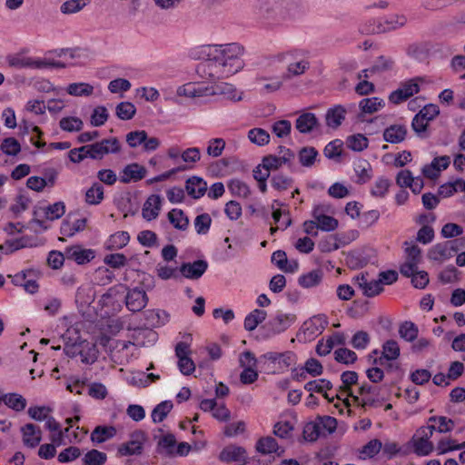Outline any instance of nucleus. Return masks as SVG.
Listing matches in <instances>:
<instances>
[{"label": "nucleus", "instance_id": "38", "mask_svg": "<svg viewBox=\"0 0 465 465\" xmlns=\"http://www.w3.org/2000/svg\"><path fill=\"white\" fill-rule=\"evenodd\" d=\"M267 317V312L262 309H255L248 313L244 319L243 325L246 331H253Z\"/></svg>", "mask_w": 465, "mask_h": 465}, {"label": "nucleus", "instance_id": "39", "mask_svg": "<svg viewBox=\"0 0 465 465\" xmlns=\"http://www.w3.org/2000/svg\"><path fill=\"white\" fill-rule=\"evenodd\" d=\"M354 172L358 183H366L373 174L371 165L365 160H360L354 163Z\"/></svg>", "mask_w": 465, "mask_h": 465}, {"label": "nucleus", "instance_id": "50", "mask_svg": "<svg viewBox=\"0 0 465 465\" xmlns=\"http://www.w3.org/2000/svg\"><path fill=\"white\" fill-rule=\"evenodd\" d=\"M400 356V346L394 340H389L384 342L382 346V357L380 358L379 361L381 364L382 359L392 361L396 360Z\"/></svg>", "mask_w": 465, "mask_h": 465}, {"label": "nucleus", "instance_id": "17", "mask_svg": "<svg viewBox=\"0 0 465 465\" xmlns=\"http://www.w3.org/2000/svg\"><path fill=\"white\" fill-rule=\"evenodd\" d=\"M208 269V262L205 260H197L193 262H183L179 267L182 276L189 280L200 279Z\"/></svg>", "mask_w": 465, "mask_h": 465}, {"label": "nucleus", "instance_id": "41", "mask_svg": "<svg viewBox=\"0 0 465 465\" xmlns=\"http://www.w3.org/2000/svg\"><path fill=\"white\" fill-rule=\"evenodd\" d=\"M86 218L76 219L73 223L64 221L61 224L60 231L63 235L70 237L74 235L76 232L84 231L86 227Z\"/></svg>", "mask_w": 465, "mask_h": 465}, {"label": "nucleus", "instance_id": "56", "mask_svg": "<svg viewBox=\"0 0 465 465\" xmlns=\"http://www.w3.org/2000/svg\"><path fill=\"white\" fill-rule=\"evenodd\" d=\"M318 152L314 147H303L299 152V161L304 167H311L314 164Z\"/></svg>", "mask_w": 465, "mask_h": 465}, {"label": "nucleus", "instance_id": "46", "mask_svg": "<svg viewBox=\"0 0 465 465\" xmlns=\"http://www.w3.org/2000/svg\"><path fill=\"white\" fill-rule=\"evenodd\" d=\"M20 129L23 134H35L37 140H35V137H31V143L37 148H44L45 146V142H41L39 139L42 136L43 133L39 127L34 125L32 123L28 121H22L20 124Z\"/></svg>", "mask_w": 465, "mask_h": 465}, {"label": "nucleus", "instance_id": "36", "mask_svg": "<svg viewBox=\"0 0 465 465\" xmlns=\"http://www.w3.org/2000/svg\"><path fill=\"white\" fill-rule=\"evenodd\" d=\"M79 417L75 416L74 418H69L66 420V422L70 425V427L66 428L64 430H58L53 432L51 435V444H54V447H59L61 445L66 444L65 439H68L69 442H72L73 439L70 433V428L73 427L74 422H77L79 420Z\"/></svg>", "mask_w": 465, "mask_h": 465}, {"label": "nucleus", "instance_id": "15", "mask_svg": "<svg viewBox=\"0 0 465 465\" xmlns=\"http://www.w3.org/2000/svg\"><path fill=\"white\" fill-rule=\"evenodd\" d=\"M279 149V155L270 154L262 159L263 167H266L270 172L277 170L294 159V153L291 149L283 146H280Z\"/></svg>", "mask_w": 465, "mask_h": 465}, {"label": "nucleus", "instance_id": "31", "mask_svg": "<svg viewBox=\"0 0 465 465\" xmlns=\"http://www.w3.org/2000/svg\"><path fill=\"white\" fill-rule=\"evenodd\" d=\"M272 262L274 263L281 271L285 272H294L298 270V262L295 261L289 262L285 252L278 250L272 255Z\"/></svg>", "mask_w": 465, "mask_h": 465}, {"label": "nucleus", "instance_id": "49", "mask_svg": "<svg viewBox=\"0 0 465 465\" xmlns=\"http://www.w3.org/2000/svg\"><path fill=\"white\" fill-rule=\"evenodd\" d=\"M66 92L73 96H89L94 92V86L87 83H73L67 86Z\"/></svg>", "mask_w": 465, "mask_h": 465}, {"label": "nucleus", "instance_id": "27", "mask_svg": "<svg viewBox=\"0 0 465 465\" xmlns=\"http://www.w3.org/2000/svg\"><path fill=\"white\" fill-rule=\"evenodd\" d=\"M34 270H25L12 276V282L15 285L24 286L25 290L29 293H35L39 285L35 280L28 279V276L34 275Z\"/></svg>", "mask_w": 465, "mask_h": 465}, {"label": "nucleus", "instance_id": "25", "mask_svg": "<svg viewBox=\"0 0 465 465\" xmlns=\"http://www.w3.org/2000/svg\"><path fill=\"white\" fill-rule=\"evenodd\" d=\"M22 440L25 446L35 448L42 440L40 428L33 423H27L21 428Z\"/></svg>", "mask_w": 465, "mask_h": 465}, {"label": "nucleus", "instance_id": "16", "mask_svg": "<svg viewBox=\"0 0 465 465\" xmlns=\"http://www.w3.org/2000/svg\"><path fill=\"white\" fill-rule=\"evenodd\" d=\"M148 302V297L145 291L142 288H134L127 292L125 296V305L133 312L142 311Z\"/></svg>", "mask_w": 465, "mask_h": 465}, {"label": "nucleus", "instance_id": "12", "mask_svg": "<svg viewBox=\"0 0 465 465\" xmlns=\"http://www.w3.org/2000/svg\"><path fill=\"white\" fill-rule=\"evenodd\" d=\"M356 113V104L334 105L327 110L325 121L328 127L337 129L345 119L346 114Z\"/></svg>", "mask_w": 465, "mask_h": 465}, {"label": "nucleus", "instance_id": "61", "mask_svg": "<svg viewBox=\"0 0 465 465\" xmlns=\"http://www.w3.org/2000/svg\"><path fill=\"white\" fill-rule=\"evenodd\" d=\"M106 454L97 450H89L83 458V465H104L106 461Z\"/></svg>", "mask_w": 465, "mask_h": 465}, {"label": "nucleus", "instance_id": "48", "mask_svg": "<svg viewBox=\"0 0 465 465\" xmlns=\"http://www.w3.org/2000/svg\"><path fill=\"white\" fill-rule=\"evenodd\" d=\"M463 448H465V442L459 443L456 440L442 438L437 443L436 451L439 455H441L452 450H461Z\"/></svg>", "mask_w": 465, "mask_h": 465}, {"label": "nucleus", "instance_id": "20", "mask_svg": "<svg viewBox=\"0 0 465 465\" xmlns=\"http://www.w3.org/2000/svg\"><path fill=\"white\" fill-rule=\"evenodd\" d=\"M163 199L158 194H151L145 200L142 208V216L150 222L155 220L162 209Z\"/></svg>", "mask_w": 465, "mask_h": 465}, {"label": "nucleus", "instance_id": "22", "mask_svg": "<svg viewBox=\"0 0 465 465\" xmlns=\"http://www.w3.org/2000/svg\"><path fill=\"white\" fill-rule=\"evenodd\" d=\"M145 437L143 432L136 431L131 435V439L122 444L118 451L122 456H129L141 453Z\"/></svg>", "mask_w": 465, "mask_h": 465}, {"label": "nucleus", "instance_id": "21", "mask_svg": "<svg viewBox=\"0 0 465 465\" xmlns=\"http://www.w3.org/2000/svg\"><path fill=\"white\" fill-rule=\"evenodd\" d=\"M64 254L68 260L74 261L77 264L87 263L95 257V252L94 250L85 249L80 245L65 248Z\"/></svg>", "mask_w": 465, "mask_h": 465}, {"label": "nucleus", "instance_id": "51", "mask_svg": "<svg viewBox=\"0 0 465 465\" xmlns=\"http://www.w3.org/2000/svg\"><path fill=\"white\" fill-rule=\"evenodd\" d=\"M172 409L173 403L171 401H164L160 402L158 405H156L151 413L153 421L155 423L163 421Z\"/></svg>", "mask_w": 465, "mask_h": 465}, {"label": "nucleus", "instance_id": "60", "mask_svg": "<svg viewBox=\"0 0 465 465\" xmlns=\"http://www.w3.org/2000/svg\"><path fill=\"white\" fill-rule=\"evenodd\" d=\"M158 447L161 453L165 455L174 456L176 440L173 434L164 435L158 442Z\"/></svg>", "mask_w": 465, "mask_h": 465}, {"label": "nucleus", "instance_id": "3", "mask_svg": "<svg viewBox=\"0 0 465 465\" xmlns=\"http://www.w3.org/2000/svg\"><path fill=\"white\" fill-rule=\"evenodd\" d=\"M271 64H286L285 77H292L303 74L310 68L308 52L304 49H291L279 53L270 58Z\"/></svg>", "mask_w": 465, "mask_h": 465}, {"label": "nucleus", "instance_id": "30", "mask_svg": "<svg viewBox=\"0 0 465 465\" xmlns=\"http://www.w3.org/2000/svg\"><path fill=\"white\" fill-rule=\"evenodd\" d=\"M319 125L318 119L312 113H303L296 120L295 127L302 134H309Z\"/></svg>", "mask_w": 465, "mask_h": 465}, {"label": "nucleus", "instance_id": "55", "mask_svg": "<svg viewBox=\"0 0 465 465\" xmlns=\"http://www.w3.org/2000/svg\"><path fill=\"white\" fill-rule=\"evenodd\" d=\"M332 384L330 381L325 379L314 380L307 382L304 385V389L310 392H317L323 394L327 391H331Z\"/></svg>", "mask_w": 465, "mask_h": 465}, {"label": "nucleus", "instance_id": "40", "mask_svg": "<svg viewBox=\"0 0 465 465\" xmlns=\"http://www.w3.org/2000/svg\"><path fill=\"white\" fill-rule=\"evenodd\" d=\"M3 402L15 411H22L25 409L27 401L18 393H5L2 395Z\"/></svg>", "mask_w": 465, "mask_h": 465}, {"label": "nucleus", "instance_id": "28", "mask_svg": "<svg viewBox=\"0 0 465 465\" xmlns=\"http://www.w3.org/2000/svg\"><path fill=\"white\" fill-rule=\"evenodd\" d=\"M407 126L401 124H395L388 126L383 132V139L391 143H400L406 138Z\"/></svg>", "mask_w": 465, "mask_h": 465}, {"label": "nucleus", "instance_id": "59", "mask_svg": "<svg viewBox=\"0 0 465 465\" xmlns=\"http://www.w3.org/2000/svg\"><path fill=\"white\" fill-rule=\"evenodd\" d=\"M346 144L348 148L361 152L368 147L369 141L363 134H357L349 136L346 140Z\"/></svg>", "mask_w": 465, "mask_h": 465}, {"label": "nucleus", "instance_id": "52", "mask_svg": "<svg viewBox=\"0 0 465 465\" xmlns=\"http://www.w3.org/2000/svg\"><path fill=\"white\" fill-rule=\"evenodd\" d=\"M248 138L252 143L258 146L266 145L270 142L269 133L262 128H252L249 130Z\"/></svg>", "mask_w": 465, "mask_h": 465}, {"label": "nucleus", "instance_id": "19", "mask_svg": "<svg viewBox=\"0 0 465 465\" xmlns=\"http://www.w3.org/2000/svg\"><path fill=\"white\" fill-rule=\"evenodd\" d=\"M354 283L362 291L364 296L375 297L381 293L384 290L381 282L378 280L369 281L364 274H359L353 278Z\"/></svg>", "mask_w": 465, "mask_h": 465}, {"label": "nucleus", "instance_id": "18", "mask_svg": "<svg viewBox=\"0 0 465 465\" xmlns=\"http://www.w3.org/2000/svg\"><path fill=\"white\" fill-rule=\"evenodd\" d=\"M385 106V102L380 97L363 98L359 102L360 113H354L356 121H363L364 115L379 112Z\"/></svg>", "mask_w": 465, "mask_h": 465}, {"label": "nucleus", "instance_id": "10", "mask_svg": "<svg viewBox=\"0 0 465 465\" xmlns=\"http://www.w3.org/2000/svg\"><path fill=\"white\" fill-rule=\"evenodd\" d=\"M420 78H412L401 83L398 89L391 92L389 101L391 104H399L420 92Z\"/></svg>", "mask_w": 465, "mask_h": 465}, {"label": "nucleus", "instance_id": "35", "mask_svg": "<svg viewBox=\"0 0 465 465\" xmlns=\"http://www.w3.org/2000/svg\"><path fill=\"white\" fill-rule=\"evenodd\" d=\"M246 458V451L242 447L230 445L224 448L221 454L220 459L223 461H242Z\"/></svg>", "mask_w": 465, "mask_h": 465}, {"label": "nucleus", "instance_id": "32", "mask_svg": "<svg viewBox=\"0 0 465 465\" xmlns=\"http://www.w3.org/2000/svg\"><path fill=\"white\" fill-rule=\"evenodd\" d=\"M130 241V234L125 231H119L111 234L104 242L107 250L116 251L124 248Z\"/></svg>", "mask_w": 465, "mask_h": 465}, {"label": "nucleus", "instance_id": "6", "mask_svg": "<svg viewBox=\"0 0 465 465\" xmlns=\"http://www.w3.org/2000/svg\"><path fill=\"white\" fill-rule=\"evenodd\" d=\"M432 435V427L421 426L416 430L415 434L411 440V444L413 448V451L418 456H428L433 451L434 446L430 441Z\"/></svg>", "mask_w": 465, "mask_h": 465}, {"label": "nucleus", "instance_id": "37", "mask_svg": "<svg viewBox=\"0 0 465 465\" xmlns=\"http://www.w3.org/2000/svg\"><path fill=\"white\" fill-rule=\"evenodd\" d=\"M381 21L382 28L380 31L386 33L404 26L407 23V18L403 15H391L381 18Z\"/></svg>", "mask_w": 465, "mask_h": 465}, {"label": "nucleus", "instance_id": "9", "mask_svg": "<svg viewBox=\"0 0 465 465\" xmlns=\"http://www.w3.org/2000/svg\"><path fill=\"white\" fill-rule=\"evenodd\" d=\"M90 151V158L101 160L107 154L118 153L121 151V143L116 137L103 139L100 142L87 144Z\"/></svg>", "mask_w": 465, "mask_h": 465}, {"label": "nucleus", "instance_id": "29", "mask_svg": "<svg viewBox=\"0 0 465 465\" xmlns=\"http://www.w3.org/2000/svg\"><path fill=\"white\" fill-rule=\"evenodd\" d=\"M185 189L191 197L199 199L206 193L207 183L203 178L193 176L187 179L185 183Z\"/></svg>", "mask_w": 465, "mask_h": 465}, {"label": "nucleus", "instance_id": "43", "mask_svg": "<svg viewBox=\"0 0 465 465\" xmlns=\"http://www.w3.org/2000/svg\"><path fill=\"white\" fill-rule=\"evenodd\" d=\"M170 223L178 230L184 231L188 228L189 220L181 209L174 208L168 213Z\"/></svg>", "mask_w": 465, "mask_h": 465}, {"label": "nucleus", "instance_id": "1", "mask_svg": "<svg viewBox=\"0 0 465 465\" xmlns=\"http://www.w3.org/2000/svg\"><path fill=\"white\" fill-rule=\"evenodd\" d=\"M200 53L210 62L213 79L230 77L244 67V47L239 43L203 45Z\"/></svg>", "mask_w": 465, "mask_h": 465}, {"label": "nucleus", "instance_id": "11", "mask_svg": "<svg viewBox=\"0 0 465 465\" xmlns=\"http://www.w3.org/2000/svg\"><path fill=\"white\" fill-rule=\"evenodd\" d=\"M327 324V318L323 314H318L308 319L303 322L301 328L303 340L305 341L314 340L324 331Z\"/></svg>", "mask_w": 465, "mask_h": 465}, {"label": "nucleus", "instance_id": "33", "mask_svg": "<svg viewBox=\"0 0 465 465\" xmlns=\"http://www.w3.org/2000/svg\"><path fill=\"white\" fill-rule=\"evenodd\" d=\"M454 425V421L445 416H431L428 419L425 427H432L433 431L447 433L453 430Z\"/></svg>", "mask_w": 465, "mask_h": 465}, {"label": "nucleus", "instance_id": "24", "mask_svg": "<svg viewBox=\"0 0 465 465\" xmlns=\"http://www.w3.org/2000/svg\"><path fill=\"white\" fill-rule=\"evenodd\" d=\"M282 204L274 200L272 203V219L274 223L277 224V227H271V233L273 234L278 229L285 230L291 224V218L288 210H282L279 206Z\"/></svg>", "mask_w": 465, "mask_h": 465}, {"label": "nucleus", "instance_id": "53", "mask_svg": "<svg viewBox=\"0 0 465 465\" xmlns=\"http://www.w3.org/2000/svg\"><path fill=\"white\" fill-rule=\"evenodd\" d=\"M47 220L54 221L62 217L65 213V205L63 202H56L43 209Z\"/></svg>", "mask_w": 465, "mask_h": 465}, {"label": "nucleus", "instance_id": "45", "mask_svg": "<svg viewBox=\"0 0 465 465\" xmlns=\"http://www.w3.org/2000/svg\"><path fill=\"white\" fill-rule=\"evenodd\" d=\"M381 448L382 443L380 440H371L359 450V458L361 460L372 459L381 450Z\"/></svg>", "mask_w": 465, "mask_h": 465}, {"label": "nucleus", "instance_id": "57", "mask_svg": "<svg viewBox=\"0 0 465 465\" xmlns=\"http://www.w3.org/2000/svg\"><path fill=\"white\" fill-rule=\"evenodd\" d=\"M390 186L391 181L389 179L385 177H379L371 186V194L374 197L383 198L386 196Z\"/></svg>", "mask_w": 465, "mask_h": 465}, {"label": "nucleus", "instance_id": "5", "mask_svg": "<svg viewBox=\"0 0 465 465\" xmlns=\"http://www.w3.org/2000/svg\"><path fill=\"white\" fill-rule=\"evenodd\" d=\"M295 320L296 316L292 313L277 312L261 328L262 339L267 340L285 331Z\"/></svg>", "mask_w": 465, "mask_h": 465}, {"label": "nucleus", "instance_id": "58", "mask_svg": "<svg viewBox=\"0 0 465 465\" xmlns=\"http://www.w3.org/2000/svg\"><path fill=\"white\" fill-rule=\"evenodd\" d=\"M341 381L342 382L341 391L346 397H351V391H353L351 386L357 382L358 374L355 371H344L341 375Z\"/></svg>", "mask_w": 465, "mask_h": 465}, {"label": "nucleus", "instance_id": "4", "mask_svg": "<svg viewBox=\"0 0 465 465\" xmlns=\"http://www.w3.org/2000/svg\"><path fill=\"white\" fill-rule=\"evenodd\" d=\"M7 64L10 67L16 69H43L46 67H64L65 63L61 61H52L46 58H37L27 56L21 54H15L7 57Z\"/></svg>", "mask_w": 465, "mask_h": 465}, {"label": "nucleus", "instance_id": "23", "mask_svg": "<svg viewBox=\"0 0 465 465\" xmlns=\"http://www.w3.org/2000/svg\"><path fill=\"white\" fill-rule=\"evenodd\" d=\"M146 169L143 165L133 163H129L120 173V182L123 183H130L131 182H138L146 175Z\"/></svg>", "mask_w": 465, "mask_h": 465}, {"label": "nucleus", "instance_id": "42", "mask_svg": "<svg viewBox=\"0 0 465 465\" xmlns=\"http://www.w3.org/2000/svg\"><path fill=\"white\" fill-rule=\"evenodd\" d=\"M323 272L317 269L304 273L299 277L298 282L303 288H312L319 285L322 280Z\"/></svg>", "mask_w": 465, "mask_h": 465}, {"label": "nucleus", "instance_id": "7", "mask_svg": "<svg viewBox=\"0 0 465 465\" xmlns=\"http://www.w3.org/2000/svg\"><path fill=\"white\" fill-rule=\"evenodd\" d=\"M351 398L353 402L363 407H379L382 402L379 395V388L367 383L359 386L357 394L351 391Z\"/></svg>", "mask_w": 465, "mask_h": 465}, {"label": "nucleus", "instance_id": "26", "mask_svg": "<svg viewBox=\"0 0 465 465\" xmlns=\"http://www.w3.org/2000/svg\"><path fill=\"white\" fill-rule=\"evenodd\" d=\"M255 449L262 455L275 454L280 457L284 453V450L279 446L277 440L272 436L260 438L256 442Z\"/></svg>", "mask_w": 465, "mask_h": 465}, {"label": "nucleus", "instance_id": "47", "mask_svg": "<svg viewBox=\"0 0 465 465\" xmlns=\"http://www.w3.org/2000/svg\"><path fill=\"white\" fill-rule=\"evenodd\" d=\"M228 189L233 196L240 198H248L251 194V190L247 183L239 179L231 180L228 183Z\"/></svg>", "mask_w": 465, "mask_h": 465}, {"label": "nucleus", "instance_id": "13", "mask_svg": "<svg viewBox=\"0 0 465 465\" xmlns=\"http://www.w3.org/2000/svg\"><path fill=\"white\" fill-rule=\"evenodd\" d=\"M191 349L186 341H180L175 346V356L178 359L177 366L183 375H190L195 370V364L190 358Z\"/></svg>", "mask_w": 465, "mask_h": 465}, {"label": "nucleus", "instance_id": "54", "mask_svg": "<svg viewBox=\"0 0 465 465\" xmlns=\"http://www.w3.org/2000/svg\"><path fill=\"white\" fill-rule=\"evenodd\" d=\"M315 420L322 436L334 432L337 428V420L333 417L323 416L317 418Z\"/></svg>", "mask_w": 465, "mask_h": 465}, {"label": "nucleus", "instance_id": "44", "mask_svg": "<svg viewBox=\"0 0 465 465\" xmlns=\"http://www.w3.org/2000/svg\"><path fill=\"white\" fill-rule=\"evenodd\" d=\"M116 434L113 426H97L91 434V440L94 443H103L112 439Z\"/></svg>", "mask_w": 465, "mask_h": 465}, {"label": "nucleus", "instance_id": "62", "mask_svg": "<svg viewBox=\"0 0 465 465\" xmlns=\"http://www.w3.org/2000/svg\"><path fill=\"white\" fill-rule=\"evenodd\" d=\"M84 123L79 117L68 116L64 117L59 122V126L66 132H77L83 128Z\"/></svg>", "mask_w": 465, "mask_h": 465}, {"label": "nucleus", "instance_id": "63", "mask_svg": "<svg viewBox=\"0 0 465 465\" xmlns=\"http://www.w3.org/2000/svg\"><path fill=\"white\" fill-rule=\"evenodd\" d=\"M301 371H302L299 374V376L301 378H305V372L312 376L321 375L322 373L323 368L318 360L311 358L306 361V362L304 363V367Z\"/></svg>", "mask_w": 465, "mask_h": 465}, {"label": "nucleus", "instance_id": "14", "mask_svg": "<svg viewBox=\"0 0 465 465\" xmlns=\"http://www.w3.org/2000/svg\"><path fill=\"white\" fill-rule=\"evenodd\" d=\"M329 209L326 204H318L312 210V217L316 221L318 228L324 232H331L338 227V221L327 214Z\"/></svg>", "mask_w": 465, "mask_h": 465}, {"label": "nucleus", "instance_id": "34", "mask_svg": "<svg viewBox=\"0 0 465 465\" xmlns=\"http://www.w3.org/2000/svg\"><path fill=\"white\" fill-rule=\"evenodd\" d=\"M104 199V186L98 183H94L90 188H88L84 194V201L89 205H98Z\"/></svg>", "mask_w": 465, "mask_h": 465}, {"label": "nucleus", "instance_id": "8", "mask_svg": "<svg viewBox=\"0 0 465 465\" xmlns=\"http://www.w3.org/2000/svg\"><path fill=\"white\" fill-rule=\"evenodd\" d=\"M460 242V239H456L433 245L428 252L429 259L438 262L450 259L458 252Z\"/></svg>", "mask_w": 465, "mask_h": 465}, {"label": "nucleus", "instance_id": "64", "mask_svg": "<svg viewBox=\"0 0 465 465\" xmlns=\"http://www.w3.org/2000/svg\"><path fill=\"white\" fill-rule=\"evenodd\" d=\"M115 111L121 120H130L134 116L136 108L130 102H122L116 106Z\"/></svg>", "mask_w": 465, "mask_h": 465}, {"label": "nucleus", "instance_id": "2", "mask_svg": "<svg viewBox=\"0 0 465 465\" xmlns=\"http://www.w3.org/2000/svg\"><path fill=\"white\" fill-rule=\"evenodd\" d=\"M177 95L190 98H201L212 95H223L225 99L239 102L242 99V92L238 91L229 83L205 84L203 83H187L177 88Z\"/></svg>", "mask_w": 465, "mask_h": 465}]
</instances>
